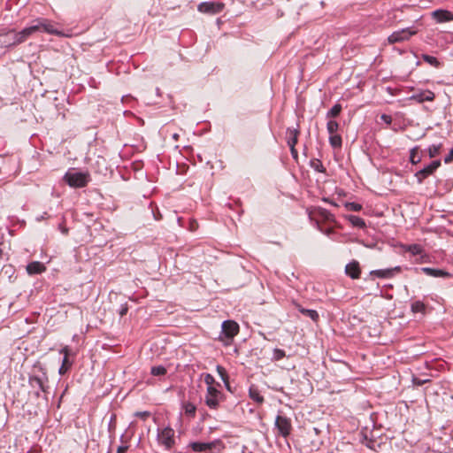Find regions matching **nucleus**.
<instances>
[{
  "mask_svg": "<svg viewBox=\"0 0 453 453\" xmlns=\"http://www.w3.org/2000/svg\"><path fill=\"white\" fill-rule=\"evenodd\" d=\"M330 145L334 148H341L342 144V140L340 134H334L329 136Z\"/></svg>",
  "mask_w": 453,
  "mask_h": 453,
  "instance_id": "obj_25",
  "label": "nucleus"
},
{
  "mask_svg": "<svg viewBox=\"0 0 453 453\" xmlns=\"http://www.w3.org/2000/svg\"><path fill=\"white\" fill-rule=\"evenodd\" d=\"M127 311H128V308H127V305L122 306L120 311H119V315L121 317L125 316L127 314Z\"/></svg>",
  "mask_w": 453,
  "mask_h": 453,
  "instance_id": "obj_46",
  "label": "nucleus"
},
{
  "mask_svg": "<svg viewBox=\"0 0 453 453\" xmlns=\"http://www.w3.org/2000/svg\"><path fill=\"white\" fill-rule=\"evenodd\" d=\"M219 442V441H215L211 442L195 441L190 444V448L196 452H203L206 450L213 449Z\"/></svg>",
  "mask_w": 453,
  "mask_h": 453,
  "instance_id": "obj_18",
  "label": "nucleus"
},
{
  "mask_svg": "<svg viewBox=\"0 0 453 453\" xmlns=\"http://www.w3.org/2000/svg\"><path fill=\"white\" fill-rule=\"evenodd\" d=\"M432 17L439 23L449 22L453 20L452 12L447 10H436L432 12Z\"/></svg>",
  "mask_w": 453,
  "mask_h": 453,
  "instance_id": "obj_19",
  "label": "nucleus"
},
{
  "mask_svg": "<svg viewBox=\"0 0 453 453\" xmlns=\"http://www.w3.org/2000/svg\"><path fill=\"white\" fill-rule=\"evenodd\" d=\"M90 180L88 173L76 172L74 170L67 172L64 176V180L72 188H84Z\"/></svg>",
  "mask_w": 453,
  "mask_h": 453,
  "instance_id": "obj_3",
  "label": "nucleus"
},
{
  "mask_svg": "<svg viewBox=\"0 0 453 453\" xmlns=\"http://www.w3.org/2000/svg\"><path fill=\"white\" fill-rule=\"evenodd\" d=\"M204 382L207 385V388H216L215 385L219 387L220 386L219 383H216L214 377L210 373L204 374Z\"/></svg>",
  "mask_w": 453,
  "mask_h": 453,
  "instance_id": "obj_34",
  "label": "nucleus"
},
{
  "mask_svg": "<svg viewBox=\"0 0 453 453\" xmlns=\"http://www.w3.org/2000/svg\"><path fill=\"white\" fill-rule=\"evenodd\" d=\"M239 325L234 320H226L222 324V334L225 337L232 340L239 333Z\"/></svg>",
  "mask_w": 453,
  "mask_h": 453,
  "instance_id": "obj_14",
  "label": "nucleus"
},
{
  "mask_svg": "<svg viewBox=\"0 0 453 453\" xmlns=\"http://www.w3.org/2000/svg\"><path fill=\"white\" fill-rule=\"evenodd\" d=\"M342 111V105L340 104H334L330 111L326 113L327 119L336 118Z\"/></svg>",
  "mask_w": 453,
  "mask_h": 453,
  "instance_id": "obj_26",
  "label": "nucleus"
},
{
  "mask_svg": "<svg viewBox=\"0 0 453 453\" xmlns=\"http://www.w3.org/2000/svg\"><path fill=\"white\" fill-rule=\"evenodd\" d=\"M286 356L285 351L280 349H275L273 351V358L275 360H280Z\"/></svg>",
  "mask_w": 453,
  "mask_h": 453,
  "instance_id": "obj_39",
  "label": "nucleus"
},
{
  "mask_svg": "<svg viewBox=\"0 0 453 453\" xmlns=\"http://www.w3.org/2000/svg\"><path fill=\"white\" fill-rule=\"evenodd\" d=\"M224 6L221 2H203L198 4L197 10L206 14H217L222 12Z\"/></svg>",
  "mask_w": 453,
  "mask_h": 453,
  "instance_id": "obj_10",
  "label": "nucleus"
},
{
  "mask_svg": "<svg viewBox=\"0 0 453 453\" xmlns=\"http://www.w3.org/2000/svg\"><path fill=\"white\" fill-rule=\"evenodd\" d=\"M319 229L326 235H330L334 232L332 227L324 229L322 226H319Z\"/></svg>",
  "mask_w": 453,
  "mask_h": 453,
  "instance_id": "obj_42",
  "label": "nucleus"
},
{
  "mask_svg": "<svg viewBox=\"0 0 453 453\" xmlns=\"http://www.w3.org/2000/svg\"><path fill=\"white\" fill-rule=\"evenodd\" d=\"M426 305L420 301H416L411 304V311L413 312H425Z\"/></svg>",
  "mask_w": 453,
  "mask_h": 453,
  "instance_id": "obj_33",
  "label": "nucleus"
},
{
  "mask_svg": "<svg viewBox=\"0 0 453 453\" xmlns=\"http://www.w3.org/2000/svg\"><path fill=\"white\" fill-rule=\"evenodd\" d=\"M127 449V446H119L117 449V453H126Z\"/></svg>",
  "mask_w": 453,
  "mask_h": 453,
  "instance_id": "obj_47",
  "label": "nucleus"
},
{
  "mask_svg": "<svg viewBox=\"0 0 453 453\" xmlns=\"http://www.w3.org/2000/svg\"><path fill=\"white\" fill-rule=\"evenodd\" d=\"M275 426L279 430V433L283 436L287 437L289 435L292 425L291 420L286 416L278 415L275 420Z\"/></svg>",
  "mask_w": 453,
  "mask_h": 453,
  "instance_id": "obj_11",
  "label": "nucleus"
},
{
  "mask_svg": "<svg viewBox=\"0 0 453 453\" xmlns=\"http://www.w3.org/2000/svg\"><path fill=\"white\" fill-rule=\"evenodd\" d=\"M20 44L18 32L15 30H7L0 32V46L1 47H12Z\"/></svg>",
  "mask_w": 453,
  "mask_h": 453,
  "instance_id": "obj_8",
  "label": "nucleus"
},
{
  "mask_svg": "<svg viewBox=\"0 0 453 453\" xmlns=\"http://www.w3.org/2000/svg\"><path fill=\"white\" fill-rule=\"evenodd\" d=\"M174 434L175 432L171 427H165L159 430L157 434L158 443L166 449H171L175 444Z\"/></svg>",
  "mask_w": 453,
  "mask_h": 453,
  "instance_id": "obj_6",
  "label": "nucleus"
},
{
  "mask_svg": "<svg viewBox=\"0 0 453 453\" xmlns=\"http://www.w3.org/2000/svg\"><path fill=\"white\" fill-rule=\"evenodd\" d=\"M217 372H218L219 375L220 376V378L222 379V380L226 383L227 388L229 389L228 375H227L226 369L221 365H218Z\"/></svg>",
  "mask_w": 453,
  "mask_h": 453,
  "instance_id": "obj_30",
  "label": "nucleus"
},
{
  "mask_svg": "<svg viewBox=\"0 0 453 453\" xmlns=\"http://www.w3.org/2000/svg\"><path fill=\"white\" fill-rule=\"evenodd\" d=\"M290 148V151H291V155L292 157L296 159L297 157H298V153H297V150L296 149V146H293V147H289Z\"/></svg>",
  "mask_w": 453,
  "mask_h": 453,
  "instance_id": "obj_44",
  "label": "nucleus"
},
{
  "mask_svg": "<svg viewBox=\"0 0 453 453\" xmlns=\"http://www.w3.org/2000/svg\"><path fill=\"white\" fill-rule=\"evenodd\" d=\"M311 166L319 173L326 172V168L324 167L322 162L319 159H312L311 161Z\"/></svg>",
  "mask_w": 453,
  "mask_h": 453,
  "instance_id": "obj_29",
  "label": "nucleus"
},
{
  "mask_svg": "<svg viewBox=\"0 0 453 453\" xmlns=\"http://www.w3.org/2000/svg\"><path fill=\"white\" fill-rule=\"evenodd\" d=\"M441 147H442L441 143L437 144V145H435V144L431 145L428 148V155H429V157L431 158L437 157L440 154V152H441Z\"/></svg>",
  "mask_w": 453,
  "mask_h": 453,
  "instance_id": "obj_28",
  "label": "nucleus"
},
{
  "mask_svg": "<svg viewBox=\"0 0 453 453\" xmlns=\"http://www.w3.org/2000/svg\"><path fill=\"white\" fill-rule=\"evenodd\" d=\"M416 273L422 272L426 273L428 276L432 277H441V278H448L450 276V273L441 269H434L430 267H422V268H415L414 269Z\"/></svg>",
  "mask_w": 453,
  "mask_h": 453,
  "instance_id": "obj_17",
  "label": "nucleus"
},
{
  "mask_svg": "<svg viewBox=\"0 0 453 453\" xmlns=\"http://www.w3.org/2000/svg\"><path fill=\"white\" fill-rule=\"evenodd\" d=\"M418 148L415 147L411 150V162L414 165L420 162V157L418 156Z\"/></svg>",
  "mask_w": 453,
  "mask_h": 453,
  "instance_id": "obj_36",
  "label": "nucleus"
},
{
  "mask_svg": "<svg viewBox=\"0 0 453 453\" xmlns=\"http://www.w3.org/2000/svg\"><path fill=\"white\" fill-rule=\"evenodd\" d=\"M407 251L411 252L413 255H419L422 253L423 250L418 244H412L408 246Z\"/></svg>",
  "mask_w": 453,
  "mask_h": 453,
  "instance_id": "obj_37",
  "label": "nucleus"
},
{
  "mask_svg": "<svg viewBox=\"0 0 453 453\" xmlns=\"http://www.w3.org/2000/svg\"><path fill=\"white\" fill-rule=\"evenodd\" d=\"M299 130L296 128H288L287 142L289 147L296 146L298 142Z\"/></svg>",
  "mask_w": 453,
  "mask_h": 453,
  "instance_id": "obj_20",
  "label": "nucleus"
},
{
  "mask_svg": "<svg viewBox=\"0 0 453 453\" xmlns=\"http://www.w3.org/2000/svg\"><path fill=\"white\" fill-rule=\"evenodd\" d=\"M441 166L440 160H434L422 170L416 173L415 176L418 183H422L425 179L432 175Z\"/></svg>",
  "mask_w": 453,
  "mask_h": 453,
  "instance_id": "obj_12",
  "label": "nucleus"
},
{
  "mask_svg": "<svg viewBox=\"0 0 453 453\" xmlns=\"http://www.w3.org/2000/svg\"><path fill=\"white\" fill-rule=\"evenodd\" d=\"M453 161V149L449 151V153L445 157L444 163L449 164Z\"/></svg>",
  "mask_w": 453,
  "mask_h": 453,
  "instance_id": "obj_40",
  "label": "nucleus"
},
{
  "mask_svg": "<svg viewBox=\"0 0 453 453\" xmlns=\"http://www.w3.org/2000/svg\"><path fill=\"white\" fill-rule=\"evenodd\" d=\"M250 397L258 404H262L265 401L264 397L260 395V392L257 386L251 385L249 388Z\"/></svg>",
  "mask_w": 453,
  "mask_h": 453,
  "instance_id": "obj_23",
  "label": "nucleus"
},
{
  "mask_svg": "<svg viewBox=\"0 0 453 453\" xmlns=\"http://www.w3.org/2000/svg\"><path fill=\"white\" fill-rule=\"evenodd\" d=\"M422 59L426 62L427 64L433 65L434 67H440L441 66V63L438 61V59L433 56H430V55H427V54H423L422 55Z\"/></svg>",
  "mask_w": 453,
  "mask_h": 453,
  "instance_id": "obj_27",
  "label": "nucleus"
},
{
  "mask_svg": "<svg viewBox=\"0 0 453 453\" xmlns=\"http://www.w3.org/2000/svg\"><path fill=\"white\" fill-rule=\"evenodd\" d=\"M346 207L352 211H359L362 210V205L357 203H349L346 204Z\"/></svg>",
  "mask_w": 453,
  "mask_h": 453,
  "instance_id": "obj_38",
  "label": "nucleus"
},
{
  "mask_svg": "<svg viewBox=\"0 0 453 453\" xmlns=\"http://www.w3.org/2000/svg\"><path fill=\"white\" fill-rule=\"evenodd\" d=\"M61 231H62V233H63V234H67V232H68L67 228H65V227H62V228H61Z\"/></svg>",
  "mask_w": 453,
  "mask_h": 453,
  "instance_id": "obj_49",
  "label": "nucleus"
},
{
  "mask_svg": "<svg viewBox=\"0 0 453 453\" xmlns=\"http://www.w3.org/2000/svg\"><path fill=\"white\" fill-rule=\"evenodd\" d=\"M418 33V30L413 29V27L403 28L399 31H395L391 34L388 37V42L390 44H394L396 42H402L404 41H408L412 35H415Z\"/></svg>",
  "mask_w": 453,
  "mask_h": 453,
  "instance_id": "obj_7",
  "label": "nucleus"
},
{
  "mask_svg": "<svg viewBox=\"0 0 453 453\" xmlns=\"http://www.w3.org/2000/svg\"><path fill=\"white\" fill-rule=\"evenodd\" d=\"M381 119L387 123V124H391L392 122V118L389 116V115H386V114H383L381 116Z\"/></svg>",
  "mask_w": 453,
  "mask_h": 453,
  "instance_id": "obj_43",
  "label": "nucleus"
},
{
  "mask_svg": "<svg viewBox=\"0 0 453 453\" xmlns=\"http://www.w3.org/2000/svg\"><path fill=\"white\" fill-rule=\"evenodd\" d=\"M18 32V37L20 44L25 42L30 37L45 33L48 35H57V27L54 21L45 18L34 19L26 27Z\"/></svg>",
  "mask_w": 453,
  "mask_h": 453,
  "instance_id": "obj_1",
  "label": "nucleus"
},
{
  "mask_svg": "<svg viewBox=\"0 0 453 453\" xmlns=\"http://www.w3.org/2000/svg\"><path fill=\"white\" fill-rule=\"evenodd\" d=\"M18 32V37L20 44L25 42L30 37L45 33L48 35H57V27L54 21L45 18L34 19L26 27Z\"/></svg>",
  "mask_w": 453,
  "mask_h": 453,
  "instance_id": "obj_2",
  "label": "nucleus"
},
{
  "mask_svg": "<svg viewBox=\"0 0 453 453\" xmlns=\"http://www.w3.org/2000/svg\"><path fill=\"white\" fill-rule=\"evenodd\" d=\"M345 273L351 279H359L361 275V268L359 262L353 260L345 266Z\"/></svg>",
  "mask_w": 453,
  "mask_h": 453,
  "instance_id": "obj_16",
  "label": "nucleus"
},
{
  "mask_svg": "<svg viewBox=\"0 0 453 453\" xmlns=\"http://www.w3.org/2000/svg\"><path fill=\"white\" fill-rule=\"evenodd\" d=\"M224 401V394L217 388H207L204 403L211 410H218Z\"/></svg>",
  "mask_w": 453,
  "mask_h": 453,
  "instance_id": "obj_5",
  "label": "nucleus"
},
{
  "mask_svg": "<svg viewBox=\"0 0 453 453\" xmlns=\"http://www.w3.org/2000/svg\"><path fill=\"white\" fill-rule=\"evenodd\" d=\"M309 218L314 221L318 226H322V223H330L334 220V215L331 214L327 210L321 207H314L308 210Z\"/></svg>",
  "mask_w": 453,
  "mask_h": 453,
  "instance_id": "obj_4",
  "label": "nucleus"
},
{
  "mask_svg": "<svg viewBox=\"0 0 453 453\" xmlns=\"http://www.w3.org/2000/svg\"><path fill=\"white\" fill-rule=\"evenodd\" d=\"M348 220L349 221V223L353 226H356V227H358V228H365L366 226V224L365 222V220L358 217V216H356V215H349L348 217Z\"/></svg>",
  "mask_w": 453,
  "mask_h": 453,
  "instance_id": "obj_24",
  "label": "nucleus"
},
{
  "mask_svg": "<svg viewBox=\"0 0 453 453\" xmlns=\"http://www.w3.org/2000/svg\"><path fill=\"white\" fill-rule=\"evenodd\" d=\"M296 307L298 310L299 312H301L303 315L311 318L314 322H317L319 319V315L315 310H309L303 308L300 304L296 303Z\"/></svg>",
  "mask_w": 453,
  "mask_h": 453,
  "instance_id": "obj_22",
  "label": "nucleus"
},
{
  "mask_svg": "<svg viewBox=\"0 0 453 453\" xmlns=\"http://www.w3.org/2000/svg\"><path fill=\"white\" fill-rule=\"evenodd\" d=\"M165 373H166V369L162 365L153 366L151 368V374L154 376H161V375H165Z\"/></svg>",
  "mask_w": 453,
  "mask_h": 453,
  "instance_id": "obj_35",
  "label": "nucleus"
},
{
  "mask_svg": "<svg viewBox=\"0 0 453 453\" xmlns=\"http://www.w3.org/2000/svg\"><path fill=\"white\" fill-rule=\"evenodd\" d=\"M435 98V95L429 89L419 90L409 97V100L415 101L418 104L424 102H433Z\"/></svg>",
  "mask_w": 453,
  "mask_h": 453,
  "instance_id": "obj_15",
  "label": "nucleus"
},
{
  "mask_svg": "<svg viewBox=\"0 0 453 453\" xmlns=\"http://www.w3.org/2000/svg\"><path fill=\"white\" fill-rule=\"evenodd\" d=\"M326 129L329 134H336L339 129V124L335 120H329L326 124Z\"/></svg>",
  "mask_w": 453,
  "mask_h": 453,
  "instance_id": "obj_31",
  "label": "nucleus"
},
{
  "mask_svg": "<svg viewBox=\"0 0 453 453\" xmlns=\"http://www.w3.org/2000/svg\"><path fill=\"white\" fill-rule=\"evenodd\" d=\"M179 137H180L179 134H173V139L175 140V141H178Z\"/></svg>",
  "mask_w": 453,
  "mask_h": 453,
  "instance_id": "obj_48",
  "label": "nucleus"
},
{
  "mask_svg": "<svg viewBox=\"0 0 453 453\" xmlns=\"http://www.w3.org/2000/svg\"><path fill=\"white\" fill-rule=\"evenodd\" d=\"M45 270V266L41 262H31L27 266V271L29 274H37L41 273Z\"/></svg>",
  "mask_w": 453,
  "mask_h": 453,
  "instance_id": "obj_21",
  "label": "nucleus"
},
{
  "mask_svg": "<svg viewBox=\"0 0 453 453\" xmlns=\"http://www.w3.org/2000/svg\"><path fill=\"white\" fill-rule=\"evenodd\" d=\"M402 272L401 266H395L388 269H379L373 270L370 273L371 276L380 278V279H391L395 274H398Z\"/></svg>",
  "mask_w": 453,
  "mask_h": 453,
  "instance_id": "obj_13",
  "label": "nucleus"
},
{
  "mask_svg": "<svg viewBox=\"0 0 453 453\" xmlns=\"http://www.w3.org/2000/svg\"><path fill=\"white\" fill-rule=\"evenodd\" d=\"M60 353L64 355L62 365L58 369V373L65 374L73 365V363L75 358V352L73 351L69 347L65 346L61 350Z\"/></svg>",
  "mask_w": 453,
  "mask_h": 453,
  "instance_id": "obj_9",
  "label": "nucleus"
},
{
  "mask_svg": "<svg viewBox=\"0 0 453 453\" xmlns=\"http://www.w3.org/2000/svg\"><path fill=\"white\" fill-rule=\"evenodd\" d=\"M135 416L139 417L142 419H146L150 416V412H148V411L136 412Z\"/></svg>",
  "mask_w": 453,
  "mask_h": 453,
  "instance_id": "obj_41",
  "label": "nucleus"
},
{
  "mask_svg": "<svg viewBox=\"0 0 453 453\" xmlns=\"http://www.w3.org/2000/svg\"><path fill=\"white\" fill-rule=\"evenodd\" d=\"M185 413L190 417H195L196 407L191 403H185L183 404Z\"/></svg>",
  "mask_w": 453,
  "mask_h": 453,
  "instance_id": "obj_32",
  "label": "nucleus"
},
{
  "mask_svg": "<svg viewBox=\"0 0 453 453\" xmlns=\"http://www.w3.org/2000/svg\"><path fill=\"white\" fill-rule=\"evenodd\" d=\"M198 227V223L196 220L190 222V230L196 231Z\"/></svg>",
  "mask_w": 453,
  "mask_h": 453,
  "instance_id": "obj_45",
  "label": "nucleus"
}]
</instances>
